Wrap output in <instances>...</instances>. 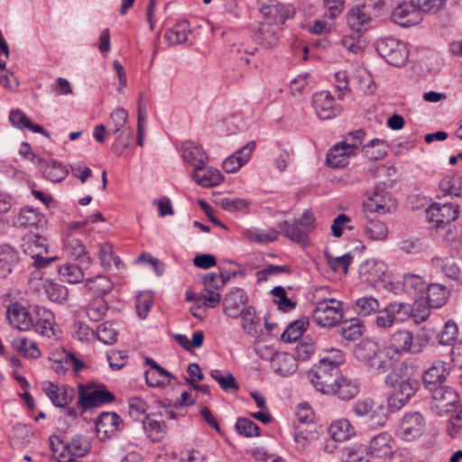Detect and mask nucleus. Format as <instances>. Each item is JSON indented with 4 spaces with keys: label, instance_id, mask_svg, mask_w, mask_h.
Masks as SVG:
<instances>
[{
    "label": "nucleus",
    "instance_id": "23",
    "mask_svg": "<svg viewBox=\"0 0 462 462\" xmlns=\"http://www.w3.org/2000/svg\"><path fill=\"white\" fill-rule=\"evenodd\" d=\"M393 438L388 432H381L371 439L366 455L372 457H387L393 453Z\"/></svg>",
    "mask_w": 462,
    "mask_h": 462
},
{
    "label": "nucleus",
    "instance_id": "28",
    "mask_svg": "<svg viewBox=\"0 0 462 462\" xmlns=\"http://www.w3.org/2000/svg\"><path fill=\"white\" fill-rule=\"evenodd\" d=\"M192 177L194 180L204 188L219 185L223 181V175L212 167L199 166L194 169Z\"/></svg>",
    "mask_w": 462,
    "mask_h": 462
},
{
    "label": "nucleus",
    "instance_id": "17",
    "mask_svg": "<svg viewBox=\"0 0 462 462\" xmlns=\"http://www.w3.org/2000/svg\"><path fill=\"white\" fill-rule=\"evenodd\" d=\"M392 21L402 27H410L422 21L421 14L411 0L399 4L392 13Z\"/></svg>",
    "mask_w": 462,
    "mask_h": 462
},
{
    "label": "nucleus",
    "instance_id": "4",
    "mask_svg": "<svg viewBox=\"0 0 462 462\" xmlns=\"http://www.w3.org/2000/svg\"><path fill=\"white\" fill-rule=\"evenodd\" d=\"M278 227L284 237L304 247L310 244L309 235L316 227L315 217L305 211L299 218L279 222Z\"/></svg>",
    "mask_w": 462,
    "mask_h": 462
},
{
    "label": "nucleus",
    "instance_id": "16",
    "mask_svg": "<svg viewBox=\"0 0 462 462\" xmlns=\"http://www.w3.org/2000/svg\"><path fill=\"white\" fill-rule=\"evenodd\" d=\"M312 106L318 117L321 120L332 119L342 111L341 106L335 103L333 96L327 90L313 95Z\"/></svg>",
    "mask_w": 462,
    "mask_h": 462
},
{
    "label": "nucleus",
    "instance_id": "26",
    "mask_svg": "<svg viewBox=\"0 0 462 462\" xmlns=\"http://www.w3.org/2000/svg\"><path fill=\"white\" fill-rule=\"evenodd\" d=\"M91 449V444L85 436L76 435L64 442L63 449L60 450V456L66 457L68 455H73L77 457H83Z\"/></svg>",
    "mask_w": 462,
    "mask_h": 462
},
{
    "label": "nucleus",
    "instance_id": "30",
    "mask_svg": "<svg viewBox=\"0 0 462 462\" xmlns=\"http://www.w3.org/2000/svg\"><path fill=\"white\" fill-rule=\"evenodd\" d=\"M181 148L184 160L192 165L194 169L205 165L208 160V157L204 152L202 146L195 142L185 141L182 143Z\"/></svg>",
    "mask_w": 462,
    "mask_h": 462
},
{
    "label": "nucleus",
    "instance_id": "42",
    "mask_svg": "<svg viewBox=\"0 0 462 462\" xmlns=\"http://www.w3.org/2000/svg\"><path fill=\"white\" fill-rule=\"evenodd\" d=\"M189 32V23L183 20L169 29L165 33V38L172 45L181 44L188 41Z\"/></svg>",
    "mask_w": 462,
    "mask_h": 462
},
{
    "label": "nucleus",
    "instance_id": "44",
    "mask_svg": "<svg viewBox=\"0 0 462 462\" xmlns=\"http://www.w3.org/2000/svg\"><path fill=\"white\" fill-rule=\"evenodd\" d=\"M255 41L265 48H273L278 44V36L270 23H261L255 35Z\"/></svg>",
    "mask_w": 462,
    "mask_h": 462
},
{
    "label": "nucleus",
    "instance_id": "24",
    "mask_svg": "<svg viewBox=\"0 0 462 462\" xmlns=\"http://www.w3.org/2000/svg\"><path fill=\"white\" fill-rule=\"evenodd\" d=\"M9 324L19 330H27L32 328L33 319L24 307L19 303H13L6 312Z\"/></svg>",
    "mask_w": 462,
    "mask_h": 462
},
{
    "label": "nucleus",
    "instance_id": "58",
    "mask_svg": "<svg viewBox=\"0 0 462 462\" xmlns=\"http://www.w3.org/2000/svg\"><path fill=\"white\" fill-rule=\"evenodd\" d=\"M388 145L384 141L380 139H373L364 146V151L371 160L383 159L387 152Z\"/></svg>",
    "mask_w": 462,
    "mask_h": 462
},
{
    "label": "nucleus",
    "instance_id": "36",
    "mask_svg": "<svg viewBox=\"0 0 462 462\" xmlns=\"http://www.w3.org/2000/svg\"><path fill=\"white\" fill-rule=\"evenodd\" d=\"M84 366V364L79 360L72 353L63 351L59 357L53 358L51 368L58 374H64L69 367L75 372H79Z\"/></svg>",
    "mask_w": 462,
    "mask_h": 462
},
{
    "label": "nucleus",
    "instance_id": "60",
    "mask_svg": "<svg viewBox=\"0 0 462 462\" xmlns=\"http://www.w3.org/2000/svg\"><path fill=\"white\" fill-rule=\"evenodd\" d=\"M412 307V314H411L410 318L412 319L413 322L417 325L426 321L430 315V309L429 304L423 301L422 300H414V304Z\"/></svg>",
    "mask_w": 462,
    "mask_h": 462
},
{
    "label": "nucleus",
    "instance_id": "10",
    "mask_svg": "<svg viewBox=\"0 0 462 462\" xmlns=\"http://www.w3.org/2000/svg\"><path fill=\"white\" fill-rule=\"evenodd\" d=\"M431 393L430 409L437 415L443 416L456 411L458 395L454 389L441 385L430 391Z\"/></svg>",
    "mask_w": 462,
    "mask_h": 462
},
{
    "label": "nucleus",
    "instance_id": "20",
    "mask_svg": "<svg viewBox=\"0 0 462 462\" xmlns=\"http://www.w3.org/2000/svg\"><path fill=\"white\" fill-rule=\"evenodd\" d=\"M448 370V363L440 360L433 362L431 366L423 374L422 379L425 388L430 392L441 386L449 374Z\"/></svg>",
    "mask_w": 462,
    "mask_h": 462
},
{
    "label": "nucleus",
    "instance_id": "3",
    "mask_svg": "<svg viewBox=\"0 0 462 462\" xmlns=\"http://www.w3.org/2000/svg\"><path fill=\"white\" fill-rule=\"evenodd\" d=\"M385 13V2L383 0H365L347 12L346 23L356 32H364L369 27L372 21L382 16Z\"/></svg>",
    "mask_w": 462,
    "mask_h": 462
},
{
    "label": "nucleus",
    "instance_id": "49",
    "mask_svg": "<svg viewBox=\"0 0 462 462\" xmlns=\"http://www.w3.org/2000/svg\"><path fill=\"white\" fill-rule=\"evenodd\" d=\"M87 290L97 297L107 294L112 290L111 281L105 275H97L86 280Z\"/></svg>",
    "mask_w": 462,
    "mask_h": 462
},
{
    "label": "nucleus",
    "instance_id": "8",
    "mask_svg": "<svg viewBox=\"0 0 462 462\" xmlns=\"http://www.w3.org/2000/svg\"><path fill=\"white\" fill-rule=\"evenodd\" d=\"M378 54L390 65L401 67L404 65L409 57V51L405 42L393 37L379 39L375 43Z\"/></svg>",
    "mask_w": 462,
    "mask_h": 462
},
{
    "label": "nucleus",
    "instance_id": "2",
    "mask_svg": "<svg viewBox=\"0 0 462 462\" xmlns=\"http://www.w3.org/2000/svg\"><path fill=\"white\" fill-rule=\"evenodd\" d=\"M355 356L374 374H383L392 366V360L385 350L372 339H364L355 347Z\"/></svg>",
    "mask_w": 462,
    "mask_h": 462
},
{
    "label": "nucleus",
    "instance_id": "33",
    "mask_svg": "<svg viewBox=\"0 0 462 462\" xmlns=\"http://www.w3.org/2000/svg\"><path fill=\"white\" fill-rule=\"evenodd\" d=\"M351 155H354L352 146H346L339 143L328 151L327 163L331 168H343L348 163V157Z\"/></svg>",
    "mask_w": 462,
    "mask_h": 462
},
{
    "label": "nucleus",
    "instance_id": "62",
    "mask_svg": "<svg viewBox=\"0 0 462 462\" xmlns=\"http://www.w3.org/2000/svg\"><path fill=\"white\" fill-rule=\"evenodd\" d=\"M97 339L104 344H113L117 337V332L110 322H104L100 324L95 332Z\"/></svg>",
    "mask_w": 462,
    "mask_h": 462
},
{
    "label": "nucleus",
    "instance_id": "56",
    "mask_svg": "<svg viewBox=\"0 0 462 462\" xmlns=\"http://www.w3.org/2000/svg\"><path fill=\"white\" fill-rule=\"evenodd\" d=\"M386 307L396 324L403 322L412 314L411 305L406 302H391Z\"/></svg>",
    "mask_w": 462,
    "mask_h": 462
},
{
    "label": "nucleus",
    "instance_id": "6",
    "mask_svg": "<svg viewBox=\"0 0 462 462\" xmlns=\"http://www.w3.org/2000/svg\"><path fill=\"white\" fill-rule=\"evenodd\" d=\"M430 337L424 334L414 336L408 329H400L392 334L389 348L397 355L419 354L429 344Z\"/></svg>",
    "mask_w": 462,
    "mask_h": 462
},
{
    "label": "nucleus",
    "instance_id": "19",
    "mask_svg": "<svg viewBox=\"0 0 462 462\" xmlns=\"http://www.w3.org/2000/svg\"><path fill=\"white\" fill-rule=\"evenodd\" d=\"M248 297L245 291L240 288H234L223 300L224 313L232 319H237L244 311V305L247 303Z\"/></svg>",
    "mask_w": 462,
    "mask_h": 462
},
{
    "label": "nucleus",
    "instance_id": "51",
    "mask_svg": "<svg viewBox=\"0 0 462 462\" xmlns=\"http://www.w3.org/2000/svg\"><path fill=\"white\" fill-rule=\"evenodd\" d=\"M43 175L52 182L62 181L69 174V171L57 161L46 162L43 165Z\"/></svg>",
    "mask_w": 462,
    "mask_h": 462
},
{
    "label": "nucleus",
    "instance_id": "15",
    "mask_svg": "<svg viewBox=\"0 0 462 462\" xmlns=\"http://www.w3.org/2000/svg\"><path fill=\"white\" fill-rule=\"evenodd\" d=\"M124 429V420L112 411H103L96 420L97 436L101 441L116 437Z\"/></svg>",
    "mask_w": 462,
    "mask_h": 462
},
{
    "label": "nucleus",
    "instance_id": "34",
    "mask_svg": "<svg viewBox=\"0 0 462 462\" xmlns=\"http://www.w3.org/2000/svg\"><path fill=\"white\" fill-rule=\"evenodd\" d=\"M19 261L18 252L9 245H0V278H6Z\"/></svg>",
    "mask_w": 462,
    "mask_h": 462
},
{
    "label": "nucleus",
    "instance_id": "43",
    "mask_svg": "<svg viewBox=\"0 0 462 462\" xmlns=\"http://www.w3.org/2000/svg\"><path fill=\"white\" fill-rule=\"evenodd\" d=\"M12 346L19 354H22L27 358H37L40 356L41 352L32 340L23 337H16L12 340Z\"/></svg>",
    "mask_w": 462,
    "mask_h": 462
},
{
    "label": "nucleus",
    "instance_id": "59",
    "mask_svg": "<svg viewBox=\"0 0 462 462\" xmlns=\"http://www.w3.org/2000/svg\"><path fill=\"white\" fill-rule=\"evenodd\" d=\"M458 336V328L456 322L448 319L444 326L443 330L439 335V344L444 346H453Z\"/></svg>",
    "mask_w": 462,
    "mask_h": 462
},
{
    "label": "nucleus",
    "instance_id": "48",
    "mask_svg": "<svg viewBox=\"0 0 462 462\" xmlns=\"http://www.w3.org/2000/svg\"><path fill=\"white\" fill-rule=\"evenodd\" d=\"M329 433L333 439L344 441L354 434V427L346 419L337 420L330 424Z\"/></svg>",
    "mask_w": 462,
    "mask_h": 462
},
{
    "label": "nucleus",
    "instance_id": "27",
    "mask_svg": "<svg viewBox=\"0 0 462 462\" xmlns=\"http://www.w3.org/2000/svg\"><path fill=\"white\" fill-rule=\"evenodd\" d=\"M271 366L276 374L282 376H288L297 370V362L293 355L286 352H278L273 356Z\"/></svg>",
    "mask_w": 462,
    "mask_h": 462
},
{
    "label": "nucleus",
    "instance_id": "45",
    "mask_svg": "<svg viewBox=\"0 0 462 462\" xmlns=\"http://www.w3.org/2000/svg\"><path fill=\"white\" fill-rule=\"evenodd\" d=\"M365 236L372 241H382L388 236V228L385 223L378 219L368 220L364 227Z\"/></svg>",
    "mask_w": 462,
    "mask_h": 462
},
{
    "label": "nucleus",
    "instance_id": "41",
    "mask_svg": "<svg viewBox=\"0 0 462 462\" xmlns=\"http://www.w3.org/2000/svg\"><path fill=\"white\" fill-rule=\"evenodd\" d=\"M42 289L46 297L53 302L64 303L68 300V289L52 280H45L42 282Z\"/></svg>",
    "mask_w": 462,
    "mask_h": 462
},
{
    "label": "nucleus",
    "instance_id": "52",
    "mask_svg": "<svg viewBox=\"0 0 462 462\" xmlns=\"http://www.w3.org/2000/svg\"><path fill=\"white\" fill-rule=\"evenodd\" d=\"M143 430L152 441H159L164 436L166 423L153 420L151 415H146L143 420Z\"/></svg>",
    "mask_w": 462,
    "mask_h": 462
},
{
    "label": "nucleus",
    "instance_id": "25",
    "mask_svg": "<svg viewBox=\"0 0 462 462\" xmlns=\"http://www.w3.org/2000/svg\"><path fill=\"white\" fill-rule=\"evenodd\" d=\"M254 148L255 142L250 141L236 153L227 157L222 164L224 171L228 173L238 171L245 163L248 162Z\"/></svg>",
    "mask_w": 462,
    "mask_h": 462
},
{
    "label": "nucleus",
    "instance_id": "14",
    "mask_svg": "<svg viewBox=\"0 0 462 462\" xmlns=\"http://www.w3.org/2000/svg\"><path fill=\"white\" fill-rule=\"evenodd\" d=\"M425 425V420L420 412L406 413L401 420L397 436L405 441H412L423 434Z\"/></svg>",
    "mask_w": 462,
    "mask_h": 462
},
{
    "label": "nucleus",
    "instance_id": "13",
    "mask_svg": "<svg viewBox=\"0 0 462 462\" xmlns=\"http://www.w3.org/2000/svg\"><path fill=\"white\" fill-rule=\"evenodd\" d=\"M459 216V206L452 202L434 203L427 209V217L436 228L444 227Z\"/></svg>",
    "mask_w": 462,
    "mask_h": 462
},
{
    "label": "nucleus",
    "instance_id": "9",
    "mask_svg": "<svg viewBox=\"0 0 462 462\" xmlns=\"http://www.w3.org/2000/svg\"><path fill=\"white\" fill-rule=\"evenodd\" d=\"M352 409L356 416L365 418L371 428L383 427L387 422V407L383 403L375 405L371 398L358 399Z\"/></svg>",
    "mask_w": 462,
    "mask_h": 462
},
{
    "label": "nucleus",
    "instance_id": "1",
    "mask_svg": "<svg viewBox=\"0 0 462 462\" xmlns=\"http://www.w3.org/2000/svg\"><path fill=\"white\" fill-rule=\"evenodd\" d=\"M385 384L393 390L388 399L390 408L401 409L415 394L420 383L413 375L412 368L405 363L395 366L384 378Z\"/></svg>",
    "mask_w": 462,
    "mask_h": 462
},
{
    "label": "nucleus",
    "instance_id": "29",
    "mask_svg": "<svg viewBox=\"0 0 462 462\" xmlns=\"http://www.w3.org/2000/svg\"><path fill=\"white\" fill-rule=\"evenodd\" d=\"M35 317L33 319L32 327L42 336L51 337L54 335L53 322L54 316L51 311L42 307L36 306L34 309Z\"/></svg>",
    "mask_w": 462,
    "mask_h": 462
},
{
    "label": "nucleus",
    "instance_id": "21",
    "mask_svg": "<svg viewBox=\"0 0 462 462\" xmlns=\"http://www.w3.org/2000/svg\"><path fill=\"white\" fill-rule=\"evenodd\" d=\"M17 224L30 228L31 233L43 232L46 228L47 220L42 213L32 208L25 207L20 209Z\"/></svg>",
    "mask_w": 462,
    "mask_h": 462
},
{
    "label": "nucleus",
    "instance_id": "35",
    "mask_svg": "<svg viewBox=\"0 0 462 462\" xmlns=\"http://www.w3.org/2000/svg\"><path fill=\"white\" fill-rule=\"evenodd\" d=\"M244 239L258 244H269L279 238L280 233L274 228L260 229L256 227L246 228L242 231Z\"/></svg>",
    "mask_w": 462,
    "mask_h": 462
},
{
    "label": "nucleus",
    "instance_id": "7",
    "mask_svg": "<svg viewBox=\"0 0 462 462\" xmlns=\"http://www.w3.org/2000/svg\"><path fill=\"white\" fill-rule=\"evenodd\" d=\"M344 317L343 302L334 298H324L316 302L312 319L323 328H331L339 323Z\"/></svg>",
    "mask_w": 462,
    "mask_h": 462
},
{
    "label": "nucleus",
    "instance_id": "54",
    "mask_svg": "<svg viewBox=\"0 0 462 462\" xmlns=\"http://www.w3.org/2000/svg\"><path fill=\"white\" fill-rule=\"evenodd\" d=\"M128 119V113L123 107H118L114 110L107 122V134H115L123 129H125V125Z\"/></svg>",
    "mask_w": 462,
    "mask_h": 462
},
{
    "label": "nucleus",
    "instance_id": "18",
    "mask_svg": "<svg viewBox=\"0 0 462 462\" xmlns=\"http://www.w3.org/2000/svg\"><path fill=\"white\" fill-rule=\"evenodd\" d=\"M63 251L68 257L77 261L82 267L88 268L92 263V258L81 240L72 235L65 238Z\"/></svg>",
    "mask_w": 462,
    "mask_h": 462
},
{
    "label": "nucleus",
    "instance_id": "57",
    "mask_svg": "<svg viewBox=\"0 0 462 462\" xmlns=\"http://www.w3.org/2000/svg\"><path fill=\"white\" fill-rule=\"evenodd\" d=\"M145 382L151 387H162L171 383L172 374L164 369V373H159L156 369H151L144 373Z\"/></svg>",
    "mask_w": 462,
    "mask_h": 462
},
{
    "label": "nucleus",
    "instance_id": "47",
    "mask_svg": "<svg viewBox=\"0 0 462 462\" xmlns=\"http://www.w3.org/2000/svg\"><path fill=\"white\" fill-rule=\"evenodd\" d=\"M310 325L309 319L303 317L293 321L282 334L284 342L291 343L299 339Z\"/></svg>",
    "mask_w": 462,
    "mask_h": 462
},
{
    "label": "nucleus",
    "instance_id": "61",
    "mask_svg": "<svg viewBox=\"0 0 462 462\" xmlns=\"http://www.w3.org/2000/svg\"><path fill=\"white\" fill-rule=\"evenodd\" d=\"M271 293L278 298L274 302L278 305V309L283 312H289L296 307V302L292 301L286 295L285 289L282 286L274 287Z\"/></svg>",
    "mask_w": 462,
    "mask_h": 462
},
{
    "label": "nucleus",
    "instance_id": "5",
    "mask_svg": "<svg viewBox=\"0 0 462 462\" xmlns=\"http://www.w3.org/2000/svg\"><path fill=\"white\" fill-rule=\"evenodd\" d=\"M342 375L337 362L323 358L310 371L308 376L317 391L325 394L334 392V385Z\"/></svg>",
    "mask_w": 462,
    "mask_h": 462
},
{
    "label": "nucleus",
    "instance_id": "50",
    "mask_svg": "<svg viewBox=\"0 0 462 462\" xmlns=\"http://www.w3.org/2000/svg\"><path fill=\"white\" fill-rule=\"evenodd\" d=\"M210 375L217 382L219 387L226 393H235L239 389L235 376L230 372L216 369L210 372Z\"/></svg>",
    "mask_w": 462,
    "mask_h": 462
},
{
    "label": "nucleus",
    "instance_id": "38",
    "mask_svg": "<svg viewBox=\"0 0 462 462\" xmlns=\"http://www.w3.org/2000/svg\"><path fill=\"white\" fill-rule=\"evenodd\" d=\"M352 309L359 319H365L375 315L380 309V303L373 296H363L355 300Z\"/></svg>",
    "mask_w": 462,
    "mask_h": 462
},
{
    "label": "nucleus",
    "instance_id": "22",
    "mask_svg": "<svg viewBox=\"0 0 462 462\" xmlns=\"http://www.w3.org/2000/svg\"><path fill=\"white\" fill-rule=\"evenodd\" d=\"M43 391L56 407L64 408L69 405L74 397V389L67 385L58 386L51 382H47Z\"/></svg>",
    "mask_w": 462,
    "mask_h": 462
},
{
    "label": "nucleus",
    "instance_id": "64",
    "mask_svg": "<svg viewBox=\"0 0 462 462\" xmlns=\"http://www.w3.org/2000/svg\"><path fill=\"white\" fill-rule=\"evenodd\" d=\"M400 250L405 254H417L424 251L425 245L420 238L402 239L398 245Z\"/></svg>",
    "mask_w": 462,
    "mask_h": 462
},
{
    "label": "nucleus",
    "instance_id": "11",
    "mask_svg": "<svg viewBox=\"0 0 462 462\" xmlns=\"http://www.w3.org/2000/svg\"><path fill=\"white\" fill-rule=\"evenodd\" d=\"M257 6L262 15L275 24H283L295 15L292 5L281 4L276 0H257Z\"/></svg>",
    "mask_w": 462,
    "mask_h": 462
},
{
    "label": "nucleus",
    "instance_id": "46",
    "mask_svg": "<svg viewBox=\"0 0 462 462\" xmlns=\"http://www.w3.org/2000/svg\"><path fill=\"white\" fill-rule=\"evenodd\" d=\"M431 264L437 271H440L450 279L457 280L458 278L459 268L451 257H433Z\"/></svg>",
    "mask_w": 462,
    "mask_h": 462
},
{
    "label": "nucleus",
    "instance_id": "53",
    "mask_svg": "<svg viewBox=\"0 0 462 462\" xmlns=\"http://www.w3.org/2000/svg\"><path fill=\"white\" fill-rule=\"evenodd\" d=\"M84 269L87 268L79 263H64L59 268V273L63 281L69 283H79L84 280Z\"/></svg>",
    "mask_w": 462,
    "mask_h": 462
},
{
    "label": "nucleus",
    "instance_id": "12",
    "mask_svg": "<svg viewBox=\"0 0 462 462\" xmlns=\"http://www.w3.org/2000/svg\"><path fill=\"white\" fill-rule=\"evenodd\" d=\"M115 400V395L104 386L97 388L79 385L78 404L82 411L99 407Z\"/></svg>",
    "mask_w": 462,
    "mask_h": 462
},
{
    "label": "nucleus",
    "instance_id": "39",
    "mask_svg": "<svg viewBox=\"0 0 462 462\" xmlns=\"http://www.w3.org/2000/svg\"><path fill=\"white\" fill-rule=\"evenodd\" d=\"M427 303L433 309L443 307L449 296L447 288L439 283H431L427 286Z\"/></svg>",
    "mask_w": 462,
    "mask_h": 462
},
{
    "label": "nucleus",
    "instance_id": "31",
    "mask_svg": "<svg viewBox=\"0 0 462 462\" xmlns=\"http://www.w3.org/2000/svg\"><path fill=\"white\" fill-rule=\"evenodd\" d=\"M427 286L424 279L418 274L406 273L403 275L402 289L412 300H422Z\"/></svg>",
    "mask_w": 462,
    "mask_h": 462
},
{
    "label": "nucleus",
    "instance_id": "63",
    "mask_svg": "<svg viewBox=\"0 0 462 462\" xmlns=\"http://www.w3.org/2000/svg\"><path fill=\"white\" fill-rule=\"evenodd\" d=\"M328 264L334 272H343L346 273L348 272V267L353 261V256L350 254H345L341 256L332 257L328 254H326Z\"/></svg>",
    "mask_w": 462,
    "mask_h": 462
},
{
    "label": "nucleus",
    "instance_id": "55",
    "mask_svg": "<svg viewBox=\"0 0 462 462\" xmlns=\"http://www.w3.org/2000/svg\"><path fill=\"white\" fill-rule=\"evenodd\" d=\"M108 310L107 303L102 297L94 298L87 306L86 314L91 321L101 320Z\"/></svg>",
    "mask_w": 462,
    "mask_h": 462
},
{
    "label": "nucleus",
    "instance_id": "32",
    "mask_svg": "<svg viewBox=\"0 0 462 462\" xmlns=\"http://www.w3.org/2000/svg\"><path fill=\"white\" fill-rule=\"evenodd\" d=\"M98 259L102 269L106 272L111 271L113 265L117 271H121L125 266L120 257L115 254L113 245L108 242L99 245Z\"/></svg>",
    "mask_w": 462,
    "mask_h": 462
},
{
    "label": "nucleus",
    "instance_id": "40",
    "mask_svg": "<svg viewBox=\"0 0 462 462\" xmlns=\"http://www.w3.org/2000/svg\"><path fill=\"white\" fill-rule=\"evenodd\" d=\"M239 317H241V326L245 332L252 337H258L260 335V331L258 330L260 319L256 316L254 307L247 306L244 308V311L241 312Z\"/></svg>",
    "mask_w": 462,
    "mask_h": 462
},
{
    "label": "nucleus",
    "instance_id": "37",
    "mask_svg": "<svg viewBox=\"0 0 462 462\" xmlns=\"http://www.w3.org/2000/svg\"><path fill=\"white\" fill-rule=\"evenodd\" d=\"M333 388L334 392H331L330 394L336 395L342 401H349L359 393L357 383L343 375L340 376V379L337 380Z\"/></svg>",
    "mask_w": 462,
    "mask_h": 462
}]
</instances>
